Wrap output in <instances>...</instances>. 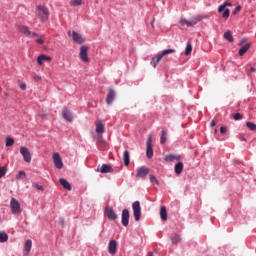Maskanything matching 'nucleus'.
Wrapping results in <instances>:
<instances>
[{"label":"nucleus","mask_w":256,"mask_h":256,"mask_svg":"<svg viewBox=\"0 0 256 256\" xmlns=\"http://www.w3.org/2000/svg\"><path fill=\"white\" fill-rule=\"evenodd\" d=\"M36 15L42 23H46V21L49 19V8L41 5L37 6Z\"/></svg>","instance_id":"1"},{"label":"nucleus","mask_w":256,"mask_h":256,"mask_svg":"<svg viewBox=\"0 0 256 256\" xmlns=\"http://www.w3.org/2000/svg\"><path fill=\"white\" fill-rule=\"evenodd\" d=\"M175 53V49H166L162 52H159L156 57L152 58L151 65L154 67H157L159 65V62L163 59V57H167V55H171Z\"/></svg>","instance_id":"2"},{"label":"nucleus","mask_w":256,"mask_h":256,"mask_svg":"<svg viewBox=\"0 0 256 256\" xmlns=\"http://www.w3.org/2000/svg\"><path fill=\"white\" fill-rule=\"evenodd\" d=\"M203 19H207V16L198 15V16L192 18L190 21H188L186 19H182L180 21V23H181V25H186L187 27H193V26L197 25V23H199L200 21H203Z\"/></svg>","instance_id":"3"},{"label":"nucleus","mask_w":256,"mask_h":256,"mask_svg":"<svg viewBox=\"0 0 256 256\" xmlns=\"http://www.w3.org/2000/svg\"><path fill=\"white\" fill-rule=\"evenodd\" d=\"M132 209L135 221H141V203L139 201H135L132 204Z\"/></svg>","instance_id":"4"},{"label":"nucleus","mask_w":256,"mask_h":256,"mask_svg":"<svg viewBox=\"0 0 256 256\" xmlns=\"http://www.w3.org/2000/svg\"><path fill=\"white\" fill-rule=\"evenodd\" d=\"M10 207L13 215H17V213H21V204L15 198H12L10 201Z\"/></svg>","instance_id":"5"},{"label":"nucleus","mask_w":256,"mask_h":256,"mask_svg":"<svg viewBox=\"0 0 256 256\" xmlns=\"http://www.w3.org/2000/svg\"><path fill=\"white\" fill-rule=\"evenodd\" d=\"M20 153L26 163H31V152L25 146L20 147Z\"/></svg>","instance_id":"6"},{"label":"nucleus","mask_w":256,"mask_h":256,"mask_svg":"<svg viewBox=\"0 0 256 256\" xmlns=\"http://www.w3.org/2000/svg\"><path fill=\"white\" fill-rule=\"evenodd\" d=\"M89 51V48L87 46H81L80 47V59L83 61V63H89V56H87V52Z\"/></svg>","instance_id":"7"},{"label":"nucleus","mask_w":256,"mask_h":256,"mask_svg":"<svg viewBox=\"0 0 256 256\" xmlns=\"http://www.w3.org/2000/svg\"><path fill=\"white\" fill-rule=\"evenodd\" d=\"M105 215L110 221H115L118 219L117 212H115V210H113L111 207L105 208Z\"/></svg>","instance_id":"8"},{"label":"nucleus","mask_w":256,"mask_h":256,"mask_svg":"<svg viewBox=\"0 0 256 256\" xmlns=\"http://www.w3.org/2000/svg\"><path fill=\"white\" fill-rule=\"evenodd\" d=\"M53 163L56 169H63V160L61 159V155H59V153L53 154Z\"/></svg>","instance_id":"9"},{"label":"nucleus","mask_w":256,"mask_h":256,"mask_svg":"<svg viewBox=\"0 0 256 256\" xmlns=\"http://www.w3.org/2000/svg\"><path fill=\"white\" fill-rule=\"evenodd\" d=\"M146 175H149V168H147L145 166L138 168L137 173H136V177L138 179H145Z\"/></svg>","instance_id":"10"},{"label":"nucleus","mask_w":256,"mask_h":256,"mask_svg":"<svg viewBox=\"0 0 256 256\" xmlns=\"http://www.w3.org/2000/svg\"><path fill=\"white\" fill-rule=\"evenodd\" d=\"M68 35L69 37H72L73 41H75V43H84V39H83V36H81V34L75 32V31H72V34H71V31L68 32Z\"/></svg>","instance_id":"11"},{"label":"nucleus","mask_w":256,"mask_h":256,"mask_svg":"<svg viewBox=\"0 0 256 256\" xmlns=\"http://www.w3.org/2000/svg\"><path fill=\"white\" fill-rule=\"evenodd\" d=\"M62 117L63 119H65V121H68L69 123L73 121V114L71 113V110H69V108L67 107H64L62 109Z\"/></svg>","instance_id":"12"},{"label":"nucleus","mask_w":256,"mask_h":256,"mask_svg":"<svg viewBox=\"0 0 256 256\" xmlns=\"http://www.w3.org/2000/svg\"><path fill=\"white\" fill-rule=\"evenodd\" d=\"M115 90H113L112 88H108V95L106 97V104L107 105H111V103H113V101H115Z\"/></svg>","instance_id":"13"},{"label":"nucleus","mask_w":256,"mask_h":256,"mask_svg":"<svg viewBox=\"0 0 256 256\" xmlns=\"http://www.w3.org/2000/svg\"><path fill=\"white\" fill-rule=\"evenodd\" d=\"M108 252L110 255H115V253H117V241L110 240L108 244Z\"/></svg>","instance_id":"14"},{"label":"nucleus","mask_w":256,"mask_h":256,"mask_svg":"<svg viewBox=\"0 0 256 256\" xmlns=\"http://www.w3.org/2000/svg\"><path fill=\"white\" fill-rule=\"evenodd\" d=\"M97 171L99 173H113V167L109 164H103L100 168H97Z\"/></svg>","instance_id":"15"},{"label":"nucleus","mask_w":256,"mask_h":256,"mask_svg":"<svg viewBox=\"0 0 256 256\" xmlns=\"http://www.w3.org/2000/svg\"><path fill=\"white\" fill-rule=\"evenodd\" d=\"M122 225L123 227H127L129 225V210L127 209L122 211Z\"/></svg>","instance_id":"16"},{"label":"nucleus","mask_w":256,"mask_h":256,"mask_svg":"<svg viewBox=\"0 0 256 256\" xmlns=\"http://www.w3.org/2000/svg\"><path fill=\"white\" fill-rule=\"evenodd\" d=\"M44 61H47L48 63H51L52 58L50 56L45 55V54L39 55L38 58H37L38 65H43Z\"/></svg>","instance_id":"17"},{"label":"nucleus","mask_w":256,"mask_h":256,"mask_svg":"<svg viewBox=\"0 0 256 256\" xmlns=\"http://www.w3.org/2000/svg\"><path fill=\"white\" fill-rule=\"evenodd\" d=\"M96 125V133H105V125L101 120H97L95 122Z\"/></svg>","instance_id":"18"},{"label":"nucleus","mask_w":256,"mask_h":256,"mask_svg":"<svg viewBox=\"0 0 256 256\" xmlns=\"http://www.w3.org/2000/svg\"><path fill=\"white\" fill-rule=\"evenodd\" d=\"M123 161H124V165L126 167H129V163H131V156L129 153V150H125L123 153Z\"/></svg>","instance_id":"19"},{"label":"nucleus","mask_w":256,"mask_h":256,"mask_svg":"<svg viewBox=\"0 0 256 256\" xmlns=\"http://www.w3.org/2000/svg\"><path fill=\"white\" fill-rule=\"evenodd\" d=\"M59 183H60V185H62V187L64 189H66L67 191H71L72 187H71V184L69 183V181H67L66 179L61 178L59 180Z\"/></svg>","instance_id":"20"},{"label":"nucleus","mask_w":256,"mask_h":256,"mask_svg":"<svg viewBox=\"0 0 256 256\" xmlns=\"http://www.w3.org/2000/svg\"><path fill=\"white\" fill-rule=\"evenodd\" d=\"M250 47H251L250 43L245 44L244 46H242L241 49L238 52L240 57H243V55H245L249 51Z\"/></svg>","instance_id":"21"},{"label":"nucleus","mask_w":256,"mask_h":256,"mask_svg":"<svg viewBox=\"0 0 256 256\" xmlns=\"http://www.w3.org/2000/svg\"><path fill=\"white\" fill-rule=\"evenodd\" d=\"M31 247H33V242L31 240H26L25 245H24V251L26 255H29L31 251Z\"/></svg>","instance_id":"22"},{"label":"nucleus","mask_w":256,"mask_h":256,"mask_svg":"<svg viewBox=\"0 0 256 256\" xmlns=\"http://www.w3.org/2000/svg\"><path fill=\"white\" fill-rule=\"evenodd\" d=\"M174 171L176 175H181L183 173V162H178L174 167Z\"/></svg>","instance_id":"23"},{"label":"nucleus","mask_w":256,"mask_h":256,"mask_svg":"<svg viewBox=\"0 0 256 256\" xmlns=\"http://www.w3.org/2000/svg\"><path fill=\"white\" fill-rule=\"evenodd\" d=\"M224 39H226L227 41H229V43H233L234 38H233V33L231 32V30H227L224 33Z\"/></svg>","instance_id":"24"},{"label":"nucleus","mask_w":256,"mask_h":256,"mask_svg":"<svg viewBox=\"0 0 256 256\" xmlns=\"http://www.w3.org/2000/svg\"><path fill=\"white\" fill-rule=\"evenodd\" d=\"M160 217L162 221H167V208L165 206H161L160 208Z\"/></svg>","instance_id":"25"},{"label":"nucleus","mask_w":256,"mask_h":256,"mask_svg":"<svg viewBox=\"0 0 256 256\" xmlns=\"http://www.w3.org/2000/svg\"><path fill=\"white\" fill-rule=\"evenodd\" d=\"M161 145H165L167 143V130H162L161 137H160Z\"/></svg>","instance_id":"26"},{"label":"nucleus","mask_w":256,"mask_h":256,"mask_svg":"<svg viewBox=\"0 0 256 256\" xmlns=\"http://www.w3.org/2000/svg\"><path fill=\"white\" fill-rule=\"evenodd\" d=\"M180 157L176 156L174 154H169L165 156V161L171 162V161H179Z\"/></svg>","instance_id":"27"},{"label":"nucleus","mask_w":256,"mask_h":256,"mask_svg":"<svg viewBox=\"0 0 256 256\" xmlns=\"http://www.w3.org/2000/svg\"><path fill=\"white\" fill-rule=\"evenodd\" d=\"M19 31H20V33H23L24 35H31V30H29V27H27V26H20Z\"/></svg>","instance_id":"28"},{"label":"nucleus","mask_w":256,"mask_h":256,"mask_svg":"<svg viewBox=\"0 0 256 256\" xmlns=\"http://www.w3.org/2000/svg\"><path fill=\"white\" fill-rule=\"evenodd\" d=\"M9 241V235L5 232H0V243H7Z\"/></svg>","instance_id":"29"},{"label":"nucleus","mask_w":256,"mask_h":256,"mask_svg":"<svg viewBox=\"0 0 256 256\" xmlns=\"http://www.w3.org/2000/svg\"><path fill=\"white\" fill-rule=\"evenodd\" d=\"M83 5V0H71L70 6L71 7H81Z\"/></svg>","instance_id":"30"},{"label":"nucleus","mask_w":256,"mask_h":256,"mask_svg":"<svg viewBox=\"0 0 256 256\" xmlns=\"http://www.w3.org/2000/svg\"><path fill=\"white\" fill-rule=\"evenodd\" d=\"M146 156L148 159L153 158V146H146Z\"/></svg>","instance_id":"31"},{"label":"nucleus","mask_w":256,"mask_h":256,"mask_svg":"<svg viewBox=\"0 0 256 256\" xmlns=\"http://www.w3.org/2000/svg\"><path fill=\"white\" fill-rule=\"evenodd\" d=\"M171 241L174 245H177L181 241V236L178 234H174L171 236Z\"/></svg>","instance_id":"32"},{"label":"nucleus","mask_w":256,"mask_h":256,"mask_svg":"<svg viewBox=\"0 0 256 256\" xmlns=\"http://www.w3.org/2000/svg\"><path fill=\"white\" fill-rule=\"evenodd\" d=\"M231 3L225 2L224 4L220 5L218 8V13H223L225 11V7H231Z\"/></svg>","instance_id":"33"},{"label":"nucleus","mask_w":256,"mask_h":256,"mask_svg":"<svg viewBox=\"0 0 256 256\" xmlns=\"http://www.w3.org/2000/svg\"><path fill=\"white\" fill-rule=\"evenodd\" d=\"M6 147H13L15 145V140L11 137L6 138Z\"/></svg>","instance_id":"34"},{"label":"nucleus","mask_w":256,"mask_h":256,"mask_svg":"<svg viewBox=\"0 0 256 256\" xmlns=\"http://www.w3.org/2000/svg\"><path fill=\"white\" fill-rule=\"evenodd\" d=\"M191 51H193V45L188 42L185 49V55H191Z\"/></svg>","instance_id":"35"},{"label":"nucleus","mask_w":256,"mask_h":256,"mask_svg":"<svg viewBox=\"0 0 256 256\" xmlns=\"http://www.w3.org/2000/svg\"><path fill=\"white\" fill-rule=\"evenodd\" d=\"M32 187L34 188V189H36L37 191H44V188H43V186H41L39 183H37V182H33L32 183Z\"/></svg>","instance_id":"36"},{"label":"nucleus","mask_w":256,"mask_h":256,"mask_svg":"<svg viewBox=\"0 0 256 256\" xmlns=\"http://www.w3.org/2000/svg\"><path fill=\"white\" fill-rule=\"evenodd\" d=\"M246 127H248L250 131H256V124L253 122H247Z\"/></svg>","instance_id":"37"},{"label":"nucleus","mask_w":256,"mask_h":256,"mask_svg":"<svg viewBox=\"0 0 256 256\" xmlns=\"http://www.w3.org/2000/svg\"><path fill=\"white\" fill-rule=\"evenodd\" d=\"M152 143H153V136L150 134L146 141V147H153Z\"/></svg>","instance_id":"38"},{"label":"nucleus","mask_w":256,"mask_h":256,"mask_svg":"<svg viewBox=\"0 0 256 256\" xmlns=\"http://www.w3.org/2000/svg\"><path fill=\"white\" fill-rule=\"evenodd\" d=\"M5 175H7V167H5V166L0 167V179L2 177H5Z\"/></svg>","instance_id":"39"},{"label":"nucleus","mask_w":256,"mask_h":256,"mask_svg":"<svg viewBox=\"0 0 256 256\" xmlns=\"http://www.w3.org/2000/svg\"><path fill=\"white\" fill-rule=\"evenodd\" d=\"M233 119L234 121H241V119H243V115H241V113H235L233 115Z\"/></svg>","instance_id":"40"},{"label":"nucleus","mask_w":256,"mask_h":256,"mask_svg":"<svg viewBox=\"0 0 256 256\" xmlns=\"http://www.w3.org/2000/svg\"><path fill=\"white\" fill-rule=\"evenodd\" d=\"M25 177H27V174L25 173V171H20L16 176V179H25Z\"/></svg>","instance_id":"41"},{"label":"nucleus","mask_w":256,"mask_h":256,"mask_svg":"<svg viewBox=\"0 0 256 256\" xmlns=\"http://www.w3.org/2000/svg\"><path fill=\"white\" fill-rule=\"evenodd\" d=\"M230 14L231 12L229 11V9H225L224 12L222 13L223 19H229Z\"/></svg>","instance_id":"42"},{"label":"nucleus","mask_w":256,"mask_h":256,"mask_svg":"<svg viewBox=\"0 0 256 256\" xmlns=\"http://www.w3.org/2000/svg\"><path fill=\"white\" fill-rule=\"evenodd\" d=\"M150 182L154 183L155 185H159V180L154 175H150Z\"/></svg>","instance_id":"43"},{"label":"nucleus","mask_w":256,"mask_h":256,"mask_svg":"<svg viewBox=\"0 0 256 256\" xmlns=\"http://www.w3.org/2000/svg\"><path fill=\"white\" fill-rule=\"evenodd\" d=\"M220 133H221L222 135H225V133H227V127L222 126V127L220 128Z\"/></svg>","instance_id":"44"},{"label":"nucleus","mask_w":256,"mask_h":256,"mask_svg":"<svg viewBox=\"0 0 256 256\" xmlns=\"http://www.w3.org/2000/svg\"><path fill=\"white\" fill-rule=\"evenodd\" d=\"M36 43H39V45H43L45 43V40L43 38L36 39Z\"/></svg>","instance_id":"45"},{"label":"nucleus","mask_w":256,"mask_h":256,"mask_svg":"<svg viewBox=\"0 0 256 256\" xmlns=\"http://www.w3.org/2000/svg\"><path fill=\"white\" fill-rule=\"evenodd\" d=\"M59 225H61V227H65V219L64 218L59 219Z\"/></svg>","instance_id":"46"},{"label":"nucleus","mask_w":256,"mask_h":256,"mask_svg":"<svg viewBox=\"0 0 256 256\" xmlns=\"http://www.w3.org/2000/svg\"><path fill=\"white\" fill-rule=\"evenodd\" d=\"M239 11H241V6H237V7L235 8V10L233 11V14H234V15H237V13H239Z\"/></svg>","instance_id":"47"},{"label":"nucleus","mask_w":256,"mask_h":256,"mask_svg":"<svg viewBox=\"0 0 256 256\" xmlns=\"http://www.w3.org/2000/svg\"><path fill=\"white\" fill-rule=\"evenodd\" d=\"M20 89H22V91H25V89H27V85H25V83H20Z\"/></svg>","instance_id":"48"},{"label":"nucleus","mask_w":256,"mask_h":256,"mask_svg":"<svg viewBox=\"0 0 256 256\" xmlns=\"http://www.w3.org/2000/svg\"><path fill=\"white\" fill-rule=\"evenodd\" d=\"M34 81H41V76L34 75Z\"/></svg>","instance_id":"49"},{"label":"nucleus","mask_w":256,"mask_h":256,"mask_svg":"<svg viewBox=\"0 0 256 256\" xmlns=\"http://www.w3.org/2000/svg\"><path fill=\"white\" fill-rule=\"evenodd\" d=\"M254 72H255V67H251L250 70H249V74L253 75Z\"/></svg>","instance_id":"50"},{"label":"nucleus","mask_w":256,"mask_h":256,"mask_svg":"<svg viewBox=\"0 0 256 256\" xmlns=\"http://www.w3.org/2000/svg\"><path fill=\"white\" fill-rule=\"evenodd\" d=\"M32 37H39V34L35 33V32H31Z\"/></svg>","instance_id":"51"},{"label":"nucleus","mask_w":256,"mask_h":256,"mask_svg":"<svg viewBox=\"0 0 256 256\" xmlns=\"http://www.w3.org/2000/svg\"><path fill=\"white\" fill-rule=\"evenodd\" d=\"M215 120H212L211 122H210V127H215Z\"/></svg>","instance_id":"52"},{"label":"nucleus","mask_w":256,"mask_h":256,"mask_svg":"<svg viewBox=\"0 0 256 256\" xmlns=\"http://www.w3.org/2000/svg\"><path fill=\"white\" fill-rule=\"evenodd\" d=\"M5 97H9V94L7 92L4 93Z\"/></svg>","instance_id":"53"},{"label":"nucleus","mask_w":256,"mask_h":256,"mask_svg":"<svg viewBox=\"0 0 256 256\" xmlns=\"http://www.w3.org/2000/svg\"><path fill=\"white\" fill-rule=\"evenodd\" d=\"M148 256H153V252H149V253H148Z\"/></svg>","instance_id":"54"},{"label":"nucleus","mask_w":256,"mask_h":256,"mask_svg":"<svg viewBox=\"0 0 256 256\" xmlns=\"http://www.w3.org/2000/svg\"><path fill=\"white\" fill-rule=\"evenodd\" d=\"M153 23H154V21L151 22L152 27H153Z\"/></svg>","instance_id":"55"}]
</instances>
